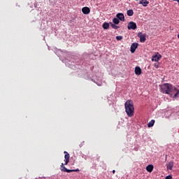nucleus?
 Here are the masks:
<instances>
[{"label": "nucleus", "instance_id": "f3484780", "mask_svg": "<svg viewBox=\"0 0 179 179\" xmlns=\"http://www.w3.org/2000/svg\"><path fill=\"white\" fill-rule=\"evenodd\" d=\"M113 22L115 24H120V20L117 17L113 19Z\"/></svg>", "mask_w": 179, "mask_h": 179}, {"label": "nucleus", "instance_id": "0eeeda50", "mask_svg": "<svg viewBox=\"0 0 179 179\" xmlns=\"http://www.w3.org/2000/svg\"><path fill=\"white\" fill-rule=\"evenodd\" d=\"M138 48V43H134L131 44V48H130V51L132 54L135 52V50Z\"/></svg>", "mask_w": 179, "mask_h": 179}, {"label": "nucleus", "instance_id": "a211bd4d", "mask_svg": "<svg viewBox=\"0 0 179 179\" xmlns=\"http://www.w3.org/2000/svg\"><path fill=\"white\" fill-rule=\"evenodd\" d=\"M174 92H176V93H175V94L173 96V98L174 99H177V97H178L179 90H177V88H176V90H174Z\"/></svg>", "mask_w": 179, "mask_h": 179}, {"label": "nucleus", "instance_id": "dca6fc26", "mask_svg": "<svg viewBox=\"0 0 179 179\" xmlns=\"http://www.w3.org/2000/svg\"><path fill=\"white\" fill-rule=\"evenodd\" d=\"M155 120H152L148 124V128H152V127H153V125H155Z\"/></svg>", "mask_w": 179, "mask_h": 179}, {"label": "nucleus", "instance_id": "7ed1b4c3", "mask_svg": "<svg viewBox=\"0 0 179 179\" xmlns=\"http://www.w3.org/2000/svg\"><path fill=\"white\" fill-rule=\"evenodd\" d=\"M128 30H136V23L134 22H129L127 25Z\"/></svg>", "mask_w": 179, "mask_h": 179}, {"label": "nucleus", "instance_id": "20e7f679", "mask_svg": "<svg viewBox=\"0 0 179 179\" xmlns=\"http://www.w3.org/2000/svg\"><path fill=\"white\" fill-rule=\"evenodd\" d=\"M138 37H139L141 43H145L146 41V35L142 34V32L138 34Z\"/></svg>", "mask_w": 179, "mask_h": 179}, {"label": "nucleus", "instance_id": "4468645a", "mask_svg": "<svg viewBox=\"0 0 179 179\" xmlns=\"http://www.w3.org/2000/svg\"><path fill=\"white\" fill-rule=\"evenodd\" d=\"M102 27L104 30H107L110 27V24L108 22H104L102 25Z\"/></svg>", "mask_w": 179, "mask_h": 179}, {"label": "nucleus", "instance_id": "b1692460", "mask_svg": "<svg viewBox=\"0 0 179 179\" xmlns=\"http://www.w3.org/2000/svg\"><path fill=\"white\" fill-rule=\"evenodd\" d=\"M159 63H155V68L157 69V68H159Z\"/></svg>", "mask_w": 179, "mask_h": 179}, {"label": "nucleus", "instance_id": "9b49d317", "mask_svg": "<svg viewBox=\"0 0 179 179\" xmlns=\"http://www.w3.org/2000/svg\"><path fill=\"white\" fill-rule=\"evenodd\" d=\"M134 72L136 75H141L142 73V69L139 66H136Z\"/></svg>", "mask_w": 179, "mask_h": 179}, {"label": "nucleus", "instance_id": "f8f14e48", "mask_svg": "<svg viewBox=\"0 0 179 179\" xmlns=\"http://www.w3.org/2000/svg\"><path fill=\"white\" fill-rule=\"evenodd\" d=\"M154 166L152 164H149L146 166V170L148 173H152L153 171Z\"/></svg>", "mask_w": 179, "mask_h": 179}, {"label": "nucleus", "instance_id": "5701e85b", "mask_svg": "<svg viewBox=\"0 0 179 179\" xmlns=\"http://www.w3.org/2000/svg\"><path fill=\"white\" fill-rule=\"evenodd\" d=\"M165 179H173V176L171 175L167 176Z\"/></svg>", "mask_w": 179, "mask_h": 179}, {"label": "nucleus", "instance_id": "cd10ccee", "mask_svg": "<svg viewBox=\"0 0 179 179\" xmlns=\"http://www.w3.org/2000/svg\"><path fill=\"white\" fill-rule=\"evenodd\" d=\"M136 1H138V0H136Z\"/></svg>", "mask_w": 179, "mask_h": 179}, {"label": "nucleus", "instance_id": "423d86ee", "mask_svg": "<svg viewBox=\"0 0 179 179\" xmlns=\"http://www.w3.org/2000/svg\"><path fill=\"white\" fill-rule=\"evenodd\" d=\"M116 17L118 18L119 20L121 22H125V16H124V14L119 13L116 15Z\"/></svg>", "mask_w": 179, "mask_h": 179}, {"label": "nucleus", "instance_id": "f257e3e1", "mask_svg": "<svg viewBox=\"0 0 179 179\" xmlns=\"http://www.w3.org/2000/svg\"><path fill=\"white\" fill-rule=\"evenodd\" d=\"M124 108L128 117H134L135 108L134 107V101L132 100L129 99L125 102Z\"/></svg>", "mask_w": 179, "mask_h": 179}, {"label": "nucleus", "instance_id": "1a4fd4ad", "mask_svg": "<svg viewBox=\"0 0 179 179\" xmlns=\"http://www.w3.org/2000/svg\"><path fill=\"white\" fill-rule=\"evenodd\" d=\"M82 12L84 15H89V13H90V8L89 7H83Z\"/></svg>", "mask_w": 179, "mask_h": 179}, {"label": "nucleus", "instance_id": "393cba45", "mask_svg": "<svg viewBox=\"0 0 179 179\" xmlns=\"http://www.w3.org/2000/svg\"><path fill=\"white\" fill-rule=\"evenodd\" d=\"M61 169L64 168V163H62L61 166H60Z\"/></svg>", "mask_w": 179, "mask_h": 179}, {"label": "nucleus", "instance_id": "9d476101", "mask_svg": "<svg viewBox=\"0 0 179 179\" xmlns=\"http://www.w3.org/2000/svg\"><path fill=\"white\" fill-rule=\"evenodd\" d=\"M173 167H174V162H170L166 164L167 170H173Z\"/></svg>", "mask_w": 179, "mask_h": 179}, {"label": "nucleus", "instance_id": "6ab92c4d", "mask_svg": "<svg viewBox=\"0 0 179 179\" xmlns=\"http://www.w3.org/2000/svg\"><path fill=\"white\" fill-rule=\"evenodd\" d=\"M75 171H79V169H73V170L66 169V173H72Z\"/></svg>", "mask_w": 179, "mask_h": 179}, {"label": "nucleus", "instance_id": "4be33fe9", "mask_svg": "<svg viewBox=\"0 0 179 179\" xmlns=\"http://www.w3.org/2000/svg\"><path fill=\"white\" fill-rule=\"evenodd\" d=\"M67 169H66L65 166H63V168H62V171H64V173H66Z\"/></svg>", "mask_w": 179, "mask_h": 179}, {"label": "nucleus", "instance_id": "a878e982", "mask_svg": "<svg viewBox=\"0 0 179 179\" xmlns=\"http://www.w3.org/2000/svg\"><path fill=\"white\" fill-rule=\"evenodd\" d=\"M112 173H113V174H115V170H113V171H112Z\"/></svg>", "mask_w": 179, "mask_h": 179}, {"label": "nucleus", "instance_id": "6e6552de", "mask_svg": "<svg viewBox=\"0 0 179 179\" xmlns=\"http://www.w3.org/2000/svg\"><path fill=\"white\" fill-rule=\"evenodd\" d=\"M162 58L161 55H155L152 57V61H155V62H159L160 61V59Z\"/></svg>", "mask_w": 179, "mask_h": 179}, {"label": "nucleus", "instance_id": "bb28decb", "mask_svg": "<svg viewBox=\"0 0 179 179\" xmlns=\"http://www.w3.org/2000/svg\"><path fill=\"white\" fill-rule=\"evenodd\" d=\"M82 1H85V0H82Z\"/></svg>", "mask_w": 179, "mask_h": 179}, {"label": "nucleus", "instance_id": "ddd939ff", "mask_svg": "<svg viewBox=\"0 0 179 179\" xmlns=\"http://www.w3.org/2000/svg\"><path fill=\"white\" fill-rule=\"evenodd\" d=\"M140 5H143V6H148L149 5V1L148 0H141L139 2Z\"/></svg>", "mask_w": 179, "mask_h": 179}, {"label": "nucleus", "instance_id": "412c9836", "mask_svg": "<svg viewBox=\"0 0 179 179\" xmlns=\"http://www.w3.org/2000/svg\"><path fill=\"white\" fill-rule=\"evenodd\" d=\"M116 40H117L119 41L122 40V36H116Z\"/></svg>", "mask_w": 179, "mask_h": 179}, {"label": "nucleus", "instance_id": "f03ea898", "mask_svg": "<svg viewBox=\"0 0 179 179\" xmlns=\"http://www.w3.org/2000/svg\"><path fill=\"white\" fill-rule=\"evenodd\" d=\"M161 90L164 94H170L171 96H173V93H174V90H176V87L171 84L164 83L161 86Z\"/></svg>", "mask_w": 179, "mask_h": 179}, {"label": "nucleus", "instance_id": "2eb2a0df", "mask_svg": "<svg viewBox=\"0 0 179 179\" xmlns=\"http://www.w3.org/2000/svg\"><path fill=\"white\" fill-rule=\"evenodd\" d=\"M127 16H134V10H132V9L128 10L127 11Z\"/></svg>", "mask_w": 179, "mask_h": 179}, {"label": "nucleus", "instance_id": "39448f33", "mask_svg": "<svg viewBox=\"0 0 179 179\" xmlns=\"http://www.w3.org/2000/svg\"><path fill=\"white\" fill-rule=\"evenodd\" d=\"M64 153L65 155H64V159H65V164H64V165L66 166V164H68L69 163V157H70V156H69V153H68V152H66V151H64Z\"/></svg>", "mask_w": 179, "mask_h": 179}, {"label": "nucleus", "instance_id": "aec40b11", "mask_svg": "<svg viewBox=\"0 0 179 179\" xmlns=\"http://www.w3.org/2000/svg\"><path fill=\"white\" fill-rule=\"evenodd\" d=\"M111 27L115 30H117V29H120V27L115 25V24H111Z\"/></svg>", "mask_w": 179, "mask_h": 179}]
</instances>
